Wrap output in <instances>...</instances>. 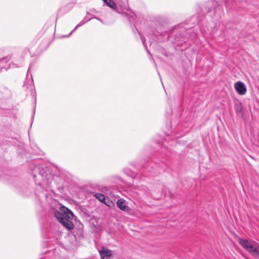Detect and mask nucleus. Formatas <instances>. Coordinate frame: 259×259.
<instances>
[{
	"label": "nucleus",
	"instance_id": "21",
	"mask_svg": "<svg viewBox=\"0 0 259 259\" xmlns=\"http://www.w3.org/2000/svg\"><path fill=\"white\" fill-rule=\"evenodd\" d=\"M176 40L179 41V38H178L177 39H176Z\"/></svg>",
	"mask_w": 259,
	"mask_h": 259
},
{
	"label": "nucleus",
	"instance_id": "4",
	"mask_svg": "<svg viewBox=\"0 0 259 259\" xmlns=\"http://www.w3.org/2000/svg\"><path fill=\"white\" fill-rule=\"evenodd\" d=\"M104 3L109 7L115 10L116 12L125 16L130 15L132 18L134 19L135 13L129 11L125 6L122 7L121 9L117 8L115 3L112 0H103Z\"/></svg>",
	"mask_w": 259,
	"mask_h": 259
},
{
	"label": "nucleus",
	"instance_id": "12",
	"mask_svg": "<svg viewBox=\"0 0 259 259\" xmlns=\"http://www.w3.org/2000/svg\"><path fill=\"white\" fill-rule=\"evenodd\" d=\"M89 20L84 21V20H82L81 22H80L75 27V28L71 31V32L68 35L64 36V37H68L78 27L83 25L84 24H85L87 22H88Z\"/></svg>",
	"mask_w": 259,
	"mask_h": 259
},
{
	"label": "nucleus",
	"instance_id": "11",
	"mask_svg": "<svg viewBox=\"0 0 259 259\" xmlns=\"http://www.w3.org/2000/svg\"><path fill=\"white\" fill-rule=\"evenodd\" d=\"M235 109L237 113H241L242 110V105L241 102L237 101L235 103Z\"/></svg>",
	"mask_w": 259,
	"mask_h": 259
},
{
	"label": "nucleus",
	"instance_id": "17",
	"mask_svg": "<svg viewBox=\"0 0 259 259\" xmlns=\"http://www.w3.org/2000/svg\"><path fill=\"white\" fill-rule=\"evenodd\" d=\"M5 60H6V58H3L0 59V62H3V61H4Z\"/></svg>",
	"mask_w": 259,
	"mask_h": 259
},
{
	"label": "nucleus",
	"instance_id": "3",
	"mask_svg": "<svg viewBox=\"0 0 259 259\" xmlns=\"http://www.w3.org/2000/svg\"><path fill=\"white\" fill-rule=\"evenodd\" d=\"M239 243L248 252L253 255H259V244L247 239H239Z\"/></svg>",
	"mask_w": 259,
	"mask_h": 259
},
{
	"label": "nucleus",
	"instance_id": "7",
	"mask_svg": "<svg viewBox=\"0 0 259 259\" xmlns=\"http://www.w3.org/2000/svg\"><path fill=\"white\" fill-rule=\"evenodd\" d=\"M100 255L101 259H111L112 252L109 249L102 247V249L100 251Z\"/></svg>",
	"mask_w": 259,
	"mask_h": 259
},
{
	"label": "nucleus",
	"instance_id": "23",
	"mask_svg": "<svg viewBox=\"0 0 259 259\" xmlns=\"http://www.w3.org/2000/svg\"><path fill=\"white\" fill-rule=\"evenodd\" d=\"M178 137H179V136H175V138H178Z\"/></svg>",
	"mask_w": 259,
	"mask_h": 259
},
{
	"label": "nucleus",
	"instance_id": "14",
	"mask_svg": "<svg viewBox=\"0 0 259 259\" xmlns=\"http://www.w3.org/2000/svg\"><path fill=\"white\" fill-rule=\"evenodd\" d=\"M108 206H111L113 204V202L110 200L109 197L106 196L105 200L102 202Z\"/></svg>",
	"mask_w": 259,
	"mask_h": 259
},
{
	"label": "nucleus",
	"instance_id": "8",
	"mask_svg": "<svg viewBox=\"0 0 259 259\" xmlns=\"http://www.w3.org/2000/svg\"><path fill=\"white\" fill-rule=\"evenodd\" d=\"M117 207L122 211H128L129 210V207L126 205V201L123 199H119L116 202Z\"/></svg>",
	"mask_w": 259,
	"mask_h": 259
},
{
	"label": "nucleus",
	"instance_id": "13",
	"mask_svg": "<svg viewBox=\"0 0 259 259\" xmlns=\"http://www.w3.org/2000/svg\"><path fill=\"white\" fill-rule=\"evenodd\" d=\"M94 196L98 199L100 202H103L105 200L106 196L100 193H95Z\"/></svg>",
	"mask_w": 259,
	"mask_h": 259
},
{
	"label": "nucleus",
	"instance_id": "2",
	"mask_svg": "<svg viewBox=\"0 0 259 259\" xmlns=\"http://www.w3.org/2000/svg\"><path fill=\"white\" fill-rule=\"evenodd\" d=\"M54 214L58 221L68 230L71 231L73 229L74 225L71 220L73 218L74 214L69 209L61 206L58 210H54Z\"/></svg>",
	"mask_w": 259,
	"mask_h": 259
},
{
	"label": "nucleus",
	"instance_id": "16",
	"mask_svg": "<svg viewBox=\"0 0 259 259\" xmlns=\"http://www.w3.org/2000/svg\"><path fill=\"white\" fill-rule=\"evenodd\" d=\"M93 18H96V19H97L99 21H100L101 22L103 23V20L102 19H100V18H97L96 17H93Z\"/></svg>",
	"mask_w": 259,
	"mask_h": 259
},
{
	"label": "nucleus",
	"instance_id": "15",
	"mask_svg": "<svg viewBox=\"0 0 259 259\" xmlns=\"http://www.w3.org/2000/svg\"><path fill=\"white\" fill-rule=\"evenodd\" d=\"M64 181L63 178H60L59 179V181H58V184H63V182Z\"/></svg>",
	"mask_w": 259,
	"mask_h": 259
},
{
	"label": "nucleus",
	"instance_id": "10",
	"mask_svg": "<svg viewBox=\"0 0 259 259\" xmlns=\"http://www.w3.org/2000/svg\"><path fill=\"white\" fill-rule=\"evenodd\" d=\"M139 190L140 191L141 194L142 195H148L149 190L148 188L144 186H138Z\"/></svg>",
	"mask_w": 259,
	"mask_h": 259
},
{
	"label": "nucleus",
	"instance_id": "9",
	"mask_svg": "<svg viewBox=\"0 0 259 259\" xmlns=\"http://www.w3.org/2000/svg\"><path fill=\"white\" fill-rule=\"evenodd\" d=\"M123 171L125 175L131 178H134L137 176V174L135 172H134L128 168H124V169H123Z\"/></svg>",
	"mask_w": 259,
	"mask_h": 259
},
{
	"label": "nucleus",
	"instance_id": "22",
	"mask_svg": "<svg viewBox=\"0 0 259 259\" xmlns=\"http://www.w3.org/2000/svg\"><path fill=\"white\" fill-rule=\"evenodd\" d=\"M29 70H30V68H29L28 70H27V74H28V72H29Z\"/></svg>",
	"mask_w": 259,
	"mask_h": 259
},
{
	"label": "nucleus",
	"instance_id": "6",
	"mask_svg": "<svg viewBox=\"0 0 259 259\" xmlns=\"http://www.w3.org/2000/svg\"><path fill=\"white\" fill-rule=\"evenodd\" d=\"M234 88L236 92L240 95H243L246 92V88L245 84L241 81H237L234 84Z\"/></svg>",
	"mask_w": 259,
	"mask_h": 259
},
{
	"label": "nucleus",
	"instance_id": "18",
	"mask_svg": "<svg viewBox=\"0 0 259 259\" xmlns=\"http://www.w3.org/2000/svg\"><path fill=\"white\" fill-rule=\"evenodd\" d=\"M22 193H23V194L24 195H26V196H27V195H28V194H27V192H25L22 191Z\"/></svg>",
	"mask_w": 259,
	"mask_h": 259
},
{
	"label": "nucleus",
	"instance_id": "20",
	"mask_svg": "<svg viewBox=\"0 0 259 259\" xmlns=\"http://www.w3.org/2000/svg\"><path fill=\"white\" fill-rule=\"evenodd\" d=\"M141 39L142 40V42H143V45H144V44H145L144 40L143 39L142 37H141Z\"/></svg>",
	"mask_w": 259,
	"mask_h": 259
},
{
	"label": "nucleus",
	"instance_id": "19",
	"mask_svg": "<svg viewBox=\"0 0 259 259\" xmlns=\"http://www.w3.org/2000/svg\"><path fill=\"white\" fill-rule=\"evenodd\" d=\"M145 48H146V49L147 52L148 54H150V52H149V51L147 49V48H146V47L145 46Z\"/></svg>",
	"mask_w": 259,
	"mask_h": 259
},
{
	"label": "nucleus",
	"instance_id": "1",
	"mask_svg": "<svg viewBox=\"0 0 259 259\" xmlns=\"http://www.w3.org/2000/svg\"><path fill=\"white\" fill-rule=\"evenodd\" d=\"M31 170V174L36 183L42 188L47 190H51L52 182L59 179V176L53 177L50 169L44 165H38L32 163L30 165Z\"/></svg>",
	"mask_w": 259,
	"mask_h": 259
},
{
	"label": "nucleus",
	"instance_id": "5",
	"mask_svg": "<svg viewBox=\"0 0 259 259\" xmlns=\"http://www.w3.org/2000/svg\"><path fill=\"white\" fill-rule=\"evenodd\" d=\"M154 35L156 37L164 36L167 35L166 39L168 40L169 37V32L164 27L159 25L156 27V30L153 32Z\"/></svg>",
	"mask_w": 259,
	"mask_h": 259
}]
</instances>
